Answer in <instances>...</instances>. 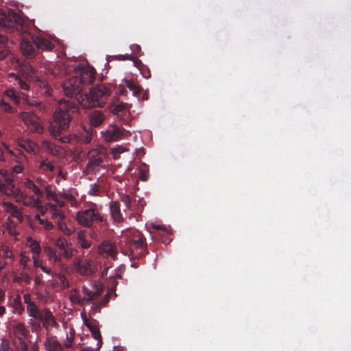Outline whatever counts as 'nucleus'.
Wrapping results in <instances>:
<instances>
[{
	"label": "nucleus",
	"instance_id": "58",
	"mask_svg": "<svg viewBox=\"0 0 351 351\" xmlns=\"http://www.w3.org/2000/svg\"><path fill=\"white\" fill-rule=\"evenodd\" d=\"M23 300H24V302L27 305V306L34 303V302L32 300L31 295L29 293L24 294Z\"/></svg>",
	"mask_w": 351,
	"mask_h": 351
},
{
	"label": "nucleus",
	"instance_id": "56",
	"mask_svg": "<svg viewBox=\"0 0 351 351\" xmlns=\"http://www.w3.org/2000/svg\"><path fill=\"white\" fill-rule=\"evenodd\" d=\"M18 82L21 89L25 90H29V85L25 81L23 80L22 79H19Z\"/></svg>",
	"mask_w": 351,
	"mask_h": 351
},
{
	"label": "nucleus",
	"instance_id": "25",
	"mask_svg": "<svg viewBox=\"0 0 351 351\" xmlns=\"http://www.w3.org/2000/svg\"><path fill=\"white\" fill-rule=\"evenodd\" d=\"M12 42L7 36L0 32V61L5 58L9 53V48Z\"/></svg>",
	"mask_w": 351,
	"mask_h": 351
},
{
	"label": "nucleus",
	"instance_id": "43",
	"mask_svg": "<svg viewBox=\"0 0 351 351\" xmlns=\"http://www.w3.org/2000/svg\"><path fill=\"white\" fill-rule=\"evenodd\" d=\"M88 328L90 329V332H92L93 337L96 340H97L99 346L100 347L101 345V335L99 328L93 324L91 326H90V328Z\"/></svg>",
	"mask_w": 351,
	"mask_h": 351
},
{
	"label": "nucleus",
	"instance_id": "27",
	"mask_svg": "<svg viewBox=\"0 0 351 351\" xmlns=\"http://www.w3.org/2000/svg\"><path fill=\"white\" fill-rule=\"evenodd\" d=\"M104 114L99 110H95L88 115L89 122L93 127H97L104 120Z\"/></svg>",
	"mask_w": 351,
	"mask_h": 351
},
{
	"label": "nucleus",
	"instance_id": "55",
	"mask_svg": "<svg viewBox=\"0 0 351 351\" xmlns=\"http://www.w3.org/2000/svg\"><path fill=\"white\" fill-rule=\"evenodd\" d=\"M78 243L83 249H88L91 246V241L87 239L81 241Z\"/></svg>",
	"mask_w": 351,
	"mask_h": 351
},
{
	"label": "nucleus",
	"instance_id": "31",
	"mask_svg": "<svg viewBox=\"0 0 351 351\" xmlns=\"http://www.w3.org/2000/svg\"><path fill=\"white\" fill-rule=\"evenodd\" d=\"M45 252L51 262L56 264L61 263L62 256L59 253L58 254L53 248L47 247L45 249Z\"/></svg>",
	"mask_w": 351,
	"mask_h": 351
},
{
	"label": "nucleus",
	"instance_id": "4",
	"mask_svg": "<svg viewBox=\"0 0 351 351\" xmlns=\"http://www.w3.org/2000/svg\"><path fill=\"white\" fill-rule=\"evenodd\" d=\"M54 47L53 43L49 39L38 36H30L29 38L23 36L20 44L23 54L28 58L35 57L40 51H50Z\"/></svg>",
	"mask_w": 351,
	"mask_h": 351
},
{
	"label": "nucleus",
	"instance_id": "1",
	"mask_svg": "<svg viewBox=\"0 0 351 351\" xmlns=\"http://www.w3.org/2000/svg\"><path fill=\"white\" fill-rule=\"evenodd\" d=\"M79 110V105L77 103L69 100L60 101L49 128L50 134L62 143H71L72 137L65 132L69 130L74 116Z\"/></svg>",
	"mask_w": 351,
	"mask_h": 351
},
{
	"label": "nucleus",
	"instance_id": "21",
	"mask_svg": "<svg viewBox=\"0 0 351 351\" xmlns=\"http://www.w3.org/2000/svg\"><path fill=\"white\" fill-rule=\"evenodd\" d=\"M2 206L5 213H9L12 217L17 219L19 222L23 221V215L21 209L19 208L17 206L11 202H4L2 204Z\"/></svg>",
	"mask_w": 351,
	"mask_h": 351
},
{
	"label": "nucleus",
	"instance_id": "51",
	"mask_svg": "<svg viewBox=\"0 0 351 351\" xmlns=\"http://www.w3.org/2000/svg\"><path fill=\"white\" fill-rule=\"evenodd\" d=\"M121 199L124 203L127 208L130 209L131 208V198L128 195H123Z\"/></svg>",
	"mask_w": 351,
	"mask_h": 351
},
{
	"label": "nucleus",
	"instance_id": "50",
	"mask_svg": "<svg viewBox=\"0 0 351 351\" xmlns=\"http://www.w3.org/2000/svg\"><path fill=\"white\" fill-rule=\"evenodd\" d=\"M10 350V342L5 339H2L1 343L0 345V351H9Z\"/></svg>",
	"mask_w": 351,
	"mask_h": 351
},
{
	"label": "nucleus",
	"instance_id": "23",
	"mask_svg": "<svg viewBox=\"0 0 351 351\" xmlns=\"http://www.w3.org/2000/svg\"><path fill=\"white\" fill-rule=\"evenodd\" d=\"M18 145L27 152L35 154L38 149V145L33 141L27 138H18Z\"/></svg>",
	"mask_w": 351,
	"mask_h": 351
},
{
	"label": "nucleus",
	"instance_id": "38",
	"mask_svg": "<svg viewBox=\"0 0 351 351\" xmlns=\"http://www.w3.org/2000/svg\"><path fill=\"white\" fill-rule=\"evenodd\" d=\"M92 131L84 130L82 133H80L77 136V140L79 143L88 144L92 140Z\"/></svg>",
	"mask_w": 351,
	"mask_h": 351
},
{
	"label": "nucleus",
	"instance_id": "34",
	"mask_svg": "<svg viewBox=\"0 0 351 351\" xmlns=\"http://www.w3.org/2000/svg\"><path fill=\"white\" fill-rule=\"evenodd\" d=\"M43 309H40L35 302L27 306V313L29 317H32L34 319L38 320L43 314Z\"/></svg>",
	"mask_w": 351,
	"mask_h": 351
},
{
	"label": "nucleus",
	"instance_id": "62",
	"mask_svg": "<svg viewBox=\"0 0 351 351\" xmlns=\"http://www.w3.org/2000/svg\"><path fill=\"white\" fill-rule=\"evenodd\" d=\"M116 59L119 60H132V56L130 55H119Z\"/></svg>",
	"mask_w": 351,
	"mask_h": 351
},
{
	"label": "nucleus",
	"instance_id": "14",
	"mask_svg": "<svg viewBox=\"0 0 351 351\" xmlns=\"http://www.w3.org/2000/svg\"><path fill=\"white\" fill-rule=\"evenodd\" d=\"M102 136L108 142L117 141L123 138V130L116 125H110Z\"/></svg>",
	"mask_w": 351,
	"mask_h": 351
},
{
	"label": "nucleus",
	"instance_id": "57",
	"mask_svg": "<svg viewBox=\"0 0 351 351\" xmlns=\"http://www.w3.org/2000/svg\"><path fill=\"white\" fill-rule=\"evenodd\" d=\"M86 239V234L84 230H80L77 233V242Z\"/></svg>",
	"mask_w": 351,
	"mask_h": 351
},
{
	"label": "nucleus",
	"instance_id": "20",
	"mask_svg": "<svg viewBox=\"0 0 351 351\" xmlns=\"http://www.w3.org/2000/svg\"><path fill=\"white\" fill-rule=\"evenodd\" d=\"M101 254H106V256L116 260L118 251L117 247L109 241H104L99 247Z\"/></svg>",
	"mask_w": 351,
	"mask_h": 351
},
{
	"label": "nucleus",
	"instance_id": "39",
	"mask_svg": "<svg viewBox=\"0 0 351 351\" xmlns=\"http://www.w3.org/2000/svg\"><path fill=\"white\" fill-rule=\"evenodd\" d=\"M34 219L38 223L41 227V230H50L53 228V225L45 219H42L39 214H36Z\"/></svg>",
	"mask_w": 351,
	"mask_h": 351
},
{
	"label": "nucleus",
	"instance_id": "44",
	"mask_svg": "<svg viewBox=\"0 0 351 351\" xmlns=\"http://www.w3.org/2000/svg\"><path fill=\"white\" fill-rule=\"evenodd\" d=\"M70 300L80 306H83V302L77 290H73L70 294Z\"/></svg>",
	"mask_w": 351,
	"mask_h": 351
},
{
	"label": "nucleus",
	"instance_id": "26",
	"mask_svg": "<svg viewBox=\"0 0 351 351\" xmlns=\"http://www.w3.org/2000/svg\"><path fill=\"white\" fill-rule=\"evenodd\" d=\"M10 306L12 308V312L14 314L22 315L24 313L25 308L19 295H16L10 300Z\"/></svg>",
	"mask_w": 351,
	"mask_h": 351
},
{
	"label": "nucleus",
	"instance_id": "16",
	"mask_svg": "<svg viewBox=\"0 0 351 351\" xmlns=\"http://www.w3.org/2000/svg\"><path fill=\"white\" fill-rule=\"evenodd\" d=\"M104 291L103 287H96L95 291H90L87 287H83L82 292L84 295L82 298L83 306L93 302L99 298Z\"/></svg>",
	"mask_w": 351,
	"mask_h": 351
},
{
	"label": "nucleus",
	"instance_id": "18",
	"mask_svg": "<svg viewBox=\"0 0 351 351\" xmlns=\"http://www.w3.org/2000/svg\"><path fill=\"white\" fill-rule=\"evenodd\" d=\"M38 320L41 322L43 328L46 330H49L51 327L58 326L52 312L47 308H43V314Z\"/></svg>",
	"mask_w": 351,
	"mask_h": 351
},
{
	"label": "nucleus",
	"instance_id": "35",
	"mask_svg": "<svg viewBox=\"0 0 351 351\" xmlns=\"http://www.w3.org/2000/svg\"><path fill=\"white\" fill-rule=\"evenodd\" d=\"M45 346L48 351H62L64 349L61 343L53 339H47Z\"/></svg>",
	"mask_w": 351,
	"mask_h": 351
},
{
	"label": "nucleus",
	"instance_id": "7",
	"mask_svg": "<svg viewBox=\"0 0 351 351\" xmlns=\"http://www.w3.org/2000/svg\"><path fill=\"white\" fill-rule=\"evenodd\" d=\"M126 252L124 253L133 258H141L147 254L145 239L140 232H136L131 239L125 243Z\"/></svg>",
	"mask_w": 351,
	"mask_h": 351
},
{
	"label": "nucleus",
	"instance_id": "46",
	"mask_svg": "<svg viewBox=\"0 0 351 351\" xmlns=\"http://www.w3.org/2000/svg\"><path fill=\"white\" fill-rule=\"evenodd\" d=\"M16 282H24L29 285L32 282V277L27 273H21L19 276L15 278Z\"/></svg>",
	"mask_w": 351,
	"mask_h": 351
},
{
	"label": "nucleus",
	"instance_id": "6",
	"mask_svg": "<svg viewBox=\"0 0 351 351\" xmlns=\"http://www.w3.org/2000/svg\"><path fill=\"white\" fill-rule=\"evenodd\" d=\"M0 192L2 194L14 196L18 202L29 206L31 205L38 206L40 202L33 196L29 198L24 195L22 191L15 186L14 180L10 175L3 174V178L0 179Z\"/></svg>",
	"mask_w": 351,
	"mask_h": 351
},
{
	"label": "nucleus",
	"instance_id": "11",
	"mask_svg": "<svg viewBox=\"0 0 351 351\" xmlns=\"http://www.w3.org/2000/svg\"><path fill=\"white\" fill-rule=\"evenodd\" d=\"M73 265L75 270L83 276H90L96 271V265L91 258L82 256L77 257Z\"/></svg>",
	"mask_w": 351,
	"mask_h": 351
},
{
	"label": "nucleus",
	"instance_id": "2",
	"mask_svg": "<svg viewBox=\"0 0 351 351\" xmlns=\"http://www.w3.org/2000/svg\"><path fill=\"white\" fill-rule=\"evenodd\" d=\"M21 99L29 106H36L40 111L44 108V106L40 102L29 100L27 95L20 93L14 88H10L4 91L3 97L0 99V110L10 114L14 113L15 108L10 102L17 106L20 104Z\"/></svg>",
	"mask_w": 351,
	"mask_h": 351
},
{
	"label": "nucleus",
	"instance_id": "52",
	"mask_svg": "<svg viewBox=\"0 0 351 351\" xmlns=\"http://www.w3.org/2000/svg\"><path fill=\"white\" fill-rule=\"evenodd\" d=\"M74 331L72 330L71 331V336L69 337L67 335V337H66V339H67V341L65 343L64 346L66 348H69L72 346V343H73V339H74Z\"/></svg>",
	"mask_w": 351,
	"mask_h": 351
},
{
	"label": "nucleus",
	"instance_id": "45",
	"mask_svg": "<svg viewBox=\"0 0 351 351\" xmlns=\"http://www.w3.org/2000/svg\"><path fill=\"white\" fill-rule=\"evenodd\" d=\"M56 223H58L59 230L62 231L64 234L69 236L73 233V230L67 227L66 223L63 221V220L57 221Z\"/></svg>",
	"mask_w": 351,
	"mask_h": 351
},
{
	"label": "nucleus",
	"instance_id": "49",
	"mask_svg": "<svg viewBox=\"0 0 351 351\" xmlns=\"http://www.w3.org/2000/svg\"><path fill=\"white\" fill-rule=\"evenodd\" d=\"M126 151V149L123 147L122 146H117L112 149V154L114 155V157L116 158L118 155L123 153Z\"/></svg>",
	"mask_w": 351,
	"mask_h": 351
},
{
	"label": "nucleus",
	"instance_id": "24",
	"mask_svg": "<svg viewBox=\"0 0 351 351\" xmlns=\"http://www.w3.org/2000/svg\"><path fill=\"white\" fill-rule=\"evenodd\" d=\"M23 186L27 189L30 190L35 195L37 196L36 198L34 195H32L36 199H38L40 203L38 204L37 207L40 206V198L43 197V192L40 189V188L29 178H26L23 181Z\"/></svg>",
	"mask_w": 351,
	"mask_h": 351
},
{
	"label": "nucleus",
	"instance_id": "36",
	"mask_svg": "<svg viewBox=\"0 0 351 351\" xmlns=\"http://www.w3.org/2000/svg\"><path fill=\"white\" fill-rule=\"evenodd\" d=\"M124 82H125V86L131 91H132L133 95L134 96H138L141 93L143 88L139 85L136 84L134 81L125 79L124 80Z\"/></svg>",
	"mask_w": 351,
	"mask_h": 351
},
{
	"label": "nucleus",
	"instance_id": "64",
	"mask_svg": "<svg viewBox=\"0 0 351 351\" xmlns=\"http://www.w3.org/2000/svg\"><path fill=\"white\" fill-rule=\"evenodd\" d=\"M40 269L43 272H45L46 274H52L51 269H49L43 265L40 267Z\"/></svg>",
	"mask_w": 351,
	"mask_h": 351
},
{
	"label": "nucleus",
	"instance_id": "22",
	"mask_svg": "<svg viewBox=\"0 0 351 351\" xmlns=\"http://www.w3.org/2000/svg\"><path fill=\"white\" fill-rule=\"evenodd\" d=\"M42 148L47 153L54 156H61L64 154V150L60 146L55 145L49 141H43Z\"/></svg>",
	"mask_w": 351,
	"mask_h": 351
},
{
	"label": "nucleus",
	"instance_id": "30",
	"mask_svg": "<svg viewBox=\"0 0 351 351\" xmlns=\"http://www.w3.org/2000/svg\"><path fill=\"white\" fill-rule=\"evenodd\" d=\"M38 168L43 173H47L53 172L56 169V166L53 161L45 158L40 161Z\"/></svg>",
	"mask_w": 351,
	"mask_h": 351
},
{
	"label": "nucleus",
	"instance_id": "10",
	"mask_svg": "<svg viewBox=\"0 0 351 351\" xmlns=\"http://www.w3.org/2000/svg\"><path fill=\"white\" fill-rule=\"evenodd\" d=\"M75 76H77L82 82V86L89 85L93 83L95 79L96 71L88 64L81 63L74 68Z\"/></svg>",
	"mask_w": 351,
	"mask_h": 351
},
{
	"label": "nucleus",
	"instance_id": "5",
	"mask_svg": "<svg viewBox=\"0 0 351 351\" xmlns=\"http://www.w3.org/2000/svg\"><path fill=\"white\" fill-rule=\"evenodd\" d=\"M112 90V86L110 84H98L93 87L89 93L85 95L81 105L84 108L103 107Z\"/></svg>",
	"mask_w": 351,
	"mask_h": 351
},
{
	"label": "nucleus",
	"instance_id": "19",
	"mask_svg": "<svg viewBox=\"0 0 351 351\" xmlns=\"http://www.w3.org/2000/svg\"><path fill=\"white\" fill-rule=\"evenodd\" d=\"M12 332L18 341L26 339L29 332L23 322H14L12 325Z\"/></svg>",
	"mask_w": 351,
	"mask_h": 351
},
{
	"label": "nucleus",
	"instance_id": "41",
	"mask_svg": "<svg viewBox=\"0 0 351 351\" xmlns=\"http://www.w3.org/2000/svg\"><path fill=\"white\" fill-rule=\"evenodd\" d=\"M51 214L52 218L56 221V222L63 220L64 218V215L62 212V210L57 207L56 205L51 204Z\"/></svg>",
	"mask_w": 351,
	"mask_h": 351
},
{
	"label": "nucleus",
	"instance_id": "54",
	"mask_svg": "<svg viewBox=\"0 0 351 351\" xmlns=\"http://www.w3.org/2000/svg\"><path fill=\"white\" fill-rule=\"evenodd\" d=\"M40 255H36L32 256L34 267L36 268H40L43 265L39 259Z\"/></svg>",
	"mask_w": 351,
	"mask_h": 351
},
{
	"label": "nucleus",
	"instance_id": "59",
	"mask_svg": "<svg viewBox=\"0 0 351 351\" xmlns=\"http://www.w3.org/2000/svg\"><path fill=\"white\" fill-rule=\"evenodd\" d=\"M23 170V167L21 165H16L12 167V171L15 173H22Z\"/></svg>",
	"mask_w": 351,
	"mask_h": 351
},
{
	"label": "nucleus",
	"instance_id": "53",
	"mask_svg": "<svg viewBox=\"0 0 351 351\" xmlns=\"http://www.w3.org/2000/svg\"><path fill=\"white\" fill-rule=\"evenodd\" d=\"M26 339L19 341L18 348L21 351H28V346L25 341Z\"/></svg>",
	"mask_w": 351,
	"mask_h": 351
},
{
	"label": "nucleus",
	"instance_id": "42",
	"mask_svg": "<svg viewBox=\"0 0 351 351\" xmlns=\"http://www.w3.org/2000/svg\"><path fill=\"white\" fill-rule=\"evenodd\" d=\"M19 264L24 270H30V258L26 255L25 252H21L19 256Z\"/></svg>",
	"mask_w": 351,
	"mask_h": 351
},
{
	"label": "nucleus",
	"instance_id": "32",
	"mask_svg": "<svg viewBox=\"0 0 351 351\" xmlns=\"http://www.w3.org/2000/svg\"><path fill=\"white\" fill-rule=\"evenodd\" d=\"M26 245L30 249L33 256L40 255L41 253V247L40 243L32 237H28Z\"/></svg>",
	"mask_w": 351,
	"mask_h": 351
},
{
	"label": "nucleus",
	"instance_id": "12",
	"mask_svg": "<svg viewBox=\"0 0 351 351\" xmlns=\"http://www.w3.org/2000/svg\"><path fill=\"white\" fill-rule=\"evenodd\" d=\"M83 89L82 82L77 76H73L63 84V90L67 97L77 96Z\"/></svg>",
	"mask_w": 351,
	"mask_h": 351
},
{
	"label": "nucleus",
	"instance_id": "8",
	"mask_svg": "<svg viewBox=\"0 0 351 351\" xmlns=\"http://www.w3.org/2000/svg\"><path fill=\"white\" fill-rule=\"evenodd\" d=\"M96 207V204H93L89 208L78 211L75 216L77 223L82 226L90 228L95 222H104V217Z\"/></svg>",
	"mask_w": 351,
	"mask_h": 351
},
{
	"label": "nucleus",
	"instance_id": "61",
	"mask_svg": "<svg viewBox=\"0 0 351 351\" xmlns=\"http://www.w3.org/2000/svg\"><path fill=\"white\" fill-rule=\"evenodd\" d=\"M82 319H83V322H84V324H85V326L88 328H90V326H91L93 324V323L91 322H90L85 315H83V313H82Z\"/></svg>",
	"mask_w": 351,
	"mask_h": 351
},
{
	"label": "nucleus",
	"instance_id": "9",
	"mask_svg": "<svg viewBox=\"0 0 351 351\" xmlns=\"http://www.w3.org/2000/svg\"><path fill=\"white\" fill-rule=\"evenodd\" d=\"M105 154L97 149H93L88 153V163L85 167L86 174H95L104 167Z\"/></svg>",
	"mask_w": 351,
	"mask_h": 351
},
{
	"label": "nucleus",
	"instance_id": "37",
	"mask_svg": "<svg viewBox=\"0 0 351 351\" xmlns=\"http://www.w3.org/2000/svg\"><path fill=\"white\" fill-rule=\"evenodd\" d=\"M128 110V105L125 103L119 104L114 106L112 110L114 114L119 117L125 116Z\"/></svg>",
	"mask_w": 351,
	"mask_h": 351
},
{
	"label": "nucleus",
	"instance_id": "17",
	"mask_svg": "<svg viewBox=\"0 0 351 351\" xmlns=\"http://www.w3.org/2000/svg\"><path fill=\"white\" fill-rule=\"evenodd\" d=\"M152 228L156 230V232L150 231L154 240L160 241L165 245L170 243L171 239L169 237V232L165 227L160 225H153Z\"/></svg>",
	"mask_w": 351,
	"mask_h": 351
},
{
	"label": "nucleus",
	"instance_id": "3",
	"mask_svg": "<svg viewBox=\"0 0 351 351\" xmlns=\"http://www.w3.org/2000/svg\"><path fill=\"white\" fill-rule=\"evenodd\" d=\"M0 29L7 33L17 32L20 35L29 34L25 21L13 10H0Z\"/></svg>",
	"mask_w": 351,
	"mask_h": 351
},
{
	"label": "nucleus",
	"instance_id": "63",
	"mask_svg": "<svg viewBox=\"0 0 351 351\" xmlns=\"http://www.w3.org/2000/svg\"><path fill=\"white\" fill-rule=\"evenodd\" d=\"M58 177L63 178L64 180L66 179V173L64 172L60 168L58 171Z\"/></svg>",
	"mask_w": 351,
	"mask_h": 351
},
{
	"label": "nucleus",
	"instance_id": "28",
	"mask_svg": "<svg viewBox=\"0 0 351 351\" xmlns=\"http://www.w3.org/2000/svg\"><path fill=\"white\" fill-rule=\"evenodd\" d=\"M110 210L113 219L117 222L122 221L123 217L121 213L120 204L117 201H112L110 205Z\"/></svg>",
	"mask_w": 351,
	"mask_h": 351
},
{
	"label": "nucleus",
	"instance_id": "47",
	"mask_svg": "<svg viewBox=\"0 0 351 351\" xmlns=\"http://www.w3.org/2000/svg\"><path fill=\"white\" fill-rule=\"evenodd\" d=\"M40 322L38 320L35 319V321L30 320L29 324L31 325L32 331L33 332H40L42 330V326L40 325Z\"/></svg>",
	"mask_w": 351,
	"mask_h": 351
},
{
	"label": "nucleus",
	"instance_id": "33",
	"mask_svg": "<svg viewBox=\"0 0 351 351\" xmlns=\"http://www.w3.org/2000/svg\"><path fill=\"white\" fill-rule=\"evenodd\" d=\"M2 252V258L5 261L12 263L15 260V256L12 250L5 244L0 245V252Z\"/></svg>",
	"mask_w": 351,
	"mask_h": 351
},
{
	"label": "nucleus",
	"instance_id": "48",
	"mask_svg": "<svg viewBox=\"0 0 351 351\" xmlns=\"http://www.w3.org/2000/svg\"><path fill=\"white\" fill-rule=\"evenodd\" d=\"M29 227L34 230V231L40 232L41 230V227L38 223L34 218H30L28 220Z\"/></svg>",
	"mask_w": 351,
	"mask_h": 351
},
{
	"label": "nucleus",
	"instance_id": "60",
	"mask_svg": "<svg viewBox=\"0 0 351 351\" xmlns=\"http://www.w3.org/2000/svg\"><path fill=\"white\" fill-rule=\"evenodd\" d=\"M42 278H43V275L42 274H39V275H36V277H35V279H34V282H35V284L36 285H40L42 284H43V281L42 280Z\"/></svg>",
	"mask_w": 351,
	"mask_h": 351
},
{
	"label": "nucleus",
	"instance_id": "13",
	"mask_svg": "<svg viewBox=\"0 0 351 351\" xmlns=\"http://www.w3.org/2000/svg\"><path fill=\"white\" fill-rule=\"evenodd\" d=\"M21 117L32 132L39 134L43 132L44 128L40 123V119L34 113L23 112L21 113Z\"/></svg>",
	"mask_w": 351,
	"mask_h": 351
},
{
	"label": "nucleus",
	"instance_id": "29",
	"mask_svg": "<svg viewBox=\"0 0 351 351\" xmlns=\"http://www.w3.org/2000/svg\"><path fill=\"white\" fill-rule=\"evenodd\" d=\"M110 297V292H108L104 298H101L99 301H95L93 302L91 306V311L96 313L100 311L101 307L106 306L108 303Z\"/></svg>",
	"mask_w": 351,
	"mask_h": 351
},
{
	"label": "nucleus",
	"instance_id": "15",
	"mask_svg": "<svg viewBox=\"0 0 351 351\" xmlns=\"http://www.w3.org/2000/svg\"><path fill=\"white\" fill-rule=\"evenodd\" d=\"M55 245L58 247L59 254L66 259H69L73 256L74 249L72 244L67 243L62 238L57 239L55 241Z\"/></svg>",
	"mask_w": 351,
	"mask_h": 351
},
{
	"label": "nucleus",
	"instance_id": "40",
	"mask_svg": "<svg viewBox=\"0 0 351 351\" xmlns=\"http://www.w3.org/2000/svg\"><path fill=\"white\" fill-rule=\"evenodd\" d=\"M103 192L101 184L98 180L97 182L91 184L88 194L91 196H100Z\"/></svg>",
	"mask_w": 351,
	"mask_h": 351
}]
</instances>
